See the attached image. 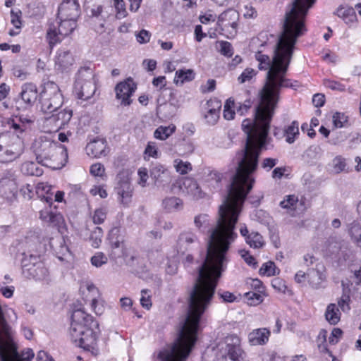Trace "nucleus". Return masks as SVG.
Masks as SVG:
<instances>
[{
	"mask_svg": "<svg viewBox=\"0 0 361 361\" xmlns=\"http://www.w3.org/2000/svg\"><path fill=\"white\" fill-rule=\"evenodd\" d=\"M186 317L180 322L174 342L158 352L154 361H186L197 338L202 314L211 303L222 273L226 269H197Z\"/></svg>",
	"mask_w": 361,
	"mask_h": 361,
	"instance_id": "1",
	"label": "nucleus"
},
{
	"mask_svg": "<svg viewBox=\"0 0 361 361\" xmlns=\"http://www.w3.org/2000/svg\"><path fill=\"white\" fill-rule=\"evenodd\" d=\"M316 0H293L287 10L283 25V31L277 37L274 55L271 59L261 51L255 54L257 61H290L295 44L298 37L307 31L305 20L308 10Z\"/></svg>",
	"mask_w": 361,
	"mask_h": 361,
	"instance_id": "2",
	"label": "nucleus"
},
{
	"mask_svg": "<svg viewBox=\"0 0 361 361\" xmlns=\"http://www.w3.org/2000/svg\"><path fill=\"white\" fill-rule=\"evenodd\" d=\"M71 319L70 334L73 342L85 350H96L97 336L94 329L98 327L97 322L80 309L73 312Z\"/></svg>",
	"mask_w": 361,
	"mask_h": 361,
	"instance_id": "3",
	"label": "nucleus"
},
{
	"mask_svg": "<svg viewBox=\"0 0 361 361\" xmlns=\"http://www.w3.org/2000/svg\"><path fill=\"white\" fill-rule=\"evenodd\" d=\"M33 152L39 164L51 168H59L55 164L67 157L63 145L46 137H39L32 144Z\"/></svg>",
	"mask_w": 361,
	"mask_h": 361,
	"instance_id": "4",
	"label": "nucleus"
},
{
	"mask_svg": "<svg viewBox=\"0 0 361 361\" xmlns=\"http://www.w3.org/2000/svg\"><path fill=\"white\" fill-rule=\"evenodd\" d=\"M96 82L93 70L89 67L81 68L75 75L74 92L79 99L87 100L95 93Z\"/></svg>",
	"mask_w": 361,
	"mask_h": 361,
	"instance_id": "5",
	"label": "nucleus"
},
{
	"mask_svg": "<svg viewBox=\"0 0 361 361\" xmlns=\"http://www.w3.org/2000/svg\"><path fill=\"white\" fill-rule=\"evenodd\" d=\"M63 103V97L58 85L54 82L44 85L41 95V109L44 113L58 111Z\"/></svg>",
	"mask_w": 361,
	"mask_h": 361,
	"instance_id": "6",
	"label": "nucleus"
},
{
	"mask_svg": "<svg viewBox=\"0 0 361 361\" xmlns=\"http://www.w3.org/2000/svg\"><path fill=\"white\" fill-rule=\"evenodd\" d=\"M77 27V20L71 18H59L55 23H51L47 32V38L49 44L54 45L64 37L71 34Z\"/></svg>",
	"mask_w": 361,
	"mask_h": 361,
	"instance_id": "7",
	"label": "nucleus"
},
{
	"mask_svg": "<svg viewBox=\"0 0 361 361\" xmlns=\"http://www.w3.org/2000/svg\"><path fill=\"white\" fill-rule=\"evenodd\" d=\"M216 348L225 357L226 361H245L240 348V339L236 335H229L220 341Z\"/></svg>",
	"mask_w": 361,
	"mask_h": 361,
	"instance_id": "8",
	"label": "nucleus"
},
{
	"mask_svg": "<svg viewBox=\"0 0 361 361\" xmlns=\"http://www.w3.org/2000/svg\"><path fill=\"white\" fill-rule=\"evenodd\" d=\"M18 186L17 175L11 171H5L0 178V196L7 201H12L16 198Z\"/></svg>",
	"mask_w": 361,
	"mask_h": 361,
	"instance_id": "9",
	"label": "nucleus"
},
{
	"mask_svg": "<svg viewBox=\"0 0 361 361\" xmlns=\"http://www.w3.org/2000/svg\"><path fill=\"white\" fill-rule=\"evenodd\" d=\"M239 13L235 9H228L219 15L218 23L221 30L227 33V37L233 38L238 30Z\"/></svg>",
	"mask_w": 361,
	"mask_h": 361,
	"instance_id": "10",
	"label": "nucleus"
},
{
	"mask_svg": "<svg viewBox=\"0 0 361 361\" xmlns=\"http://www.w3.org/2000/svg\"><path fill=\"white\" fill-rule=\"evenodd\" d=\"M0 143L20 157L24 152L25 145L23 137L11 130L0 134Z\"/></svg>",
	"mask_w": 361,
	"mask_h": 361,
	"instance_id": "11",
	"label": "nucleus"
},
{
	"mask_svg": "<svg viewBox=\"0 0 361 361\" xmlns=\"http://www.w3.org/2000/svg\"><path fill=\"white\" fill-rule=\"evenodd\" d=\"M35 121V117L32 114H20L8 121V125L12 133L23 135L25 132L30 130Z\"/></svg>",
	"mask_w": 361,
	"mask_h": 361,
	"instance_id": "12",
	"label": "nucleus"
},
{
	"mask_svg": "<svg viewBox=\"0 0 361 361\" xmlns=\"http://www.w3.org/2000/svg\"><path fill=\"white\" fill-rule=\"evenodd\" d=\"M136 90V85L132 78H129L118 83L115 87L116 98L121 101V104L128 106L131 104L130 97Z\"/></svg>",
	"mask_w": 361,
	"mask_h": 361,
	"instance_id": "13",
	"label": "nucleus"
},
{
	"mask_svg": "<svg viewBox=\"0 0 361 361\" xmlns=\"http://www.w3.org/2000/svg\"><path fill=\"white\" fill-rule=\"evenodd\" d=\"M150 176L154 180V185L158 188H164L171 183V176L165 165L155 163L150 169Z\"/></svg>",
	"mask_w": 361,
	"mask_h": 361,
	"instance_id": "14",
	"label": "nucleus"
},
{
	"mask_svg": "<svg viewBox=\"0 0 361 361\" xmlns=\"http://www.w3.org/2000/svg\"><path fill=\"white\" fill-rule=\"evenodd\" d=\"M23 271L27 277L46 282L49 281V270L41 262H33L32 264H24Z\"/></svg>",
	"mask_w": 361,
	"mask_h": 361,
	"instance_id": "15",
	"label": "nucleus"
},
{
	"mask_svg": "<svg viewBox=\"0 0 361 361\" xmlns=\"http://www.w3.org/2000/svg\"><path fill=\"white\" fill-rule=\"evenodd\" d=\"M80 16V6L78 0H63L59 6V18L78 20Z\"/></svg>",
	"mask_w": 361,
	"mask_h": 361,
	"instance_id": "16",
	"label": "nucleus"
},
{
	"mask_svg": "<svg viewBox=\"0 0 361 361\" xmlns=\"http://www.w3.org/2000/svg\"><path fill=\"white\" fill-rule=\"evenodd\" d=\"M239 231L244 237L245 243L254 249H259L264 245V240L262 235L256 231L250 232L245 224H240Z\"/></svg>",
	"mask_w": 361,
	"mask_h": 361,
	"instance_id": "17",
	"label": "nucleus"
},
{
	"mask_svg": "<svg viewBox=\"0 0 361 361\" xmlns=\"http://www.w3.org/2000/svg\"><path fill=\"white\" fill-rule=\"evenodd\" d=\"M221 102L217 99H211L204 106V117L206 122L211 126L215 125L219 118Z\"/></svg>",
	"mask_w": 361,
	"mask_h": 361,
	"instance_id": "18",
	"label": "nucleus"
},
{
	"mask_svg": "<svg viewBox=\"0 0 361 361\" xmlns=\"http://www.w3.org/2000/svg\"><path fill=\"white\" fill-rule=\"evenodd\" d=\"M116 190L118 201L125 207H128L131 202L133 188L127 177L119 180Z\"/></svg>",
	"mask_w": 361,
	"mask_h": 361,
	"instance_id": "19",
	"label": "nucleus"
},
{
	"mask_svg": "<svg viewBox=\"0 0 361 361\" xmlns=\"http://www.w3.org/2000/svg\"><path fill=\"white\" fill-rule=\"evenodd\" d=\"M183 193L191 197L194 200L203 198L205 192L201 189L195 180L186 177L183 178V183L180 186Z\"/></svg>",
	"mask_w": 361,
	"mask_h": 361,
	"instance_id": "20",
	"label": "nucleus"
},
{
	"mask_svg": "<svg viewBox=\"0 0 361 361\" xmlns=\"http://www.w3.org/2000/svg\"><path fill=\"white\" fill-rule=\"evenodd\" d=\"M73 62L74 59L69 51L60 49L56 56L55 68L61 72L68 71Z\"/></svg>",
	"mask_w": 361,
	"mask_h": 361,
	"instance_id": "21",
	"label": "nucleus"
},
{
	"mask_svg": "<svg viewBox=\"0 0 361 361\" xmlns=\"http://www.w3.org/2000/svg\"><path fill=\"white\" fill-rule=\"evenodd\" d=\"M222 176L218 171L209 168L204 169L202 171V180L210 190H215L219 187Z\"/></svg>",
	"mask_w": 361,
	"mask_h": 361,
	"instance_id": "22",
	"label": "nucleus"
},
{
	"mask_svg": "<svg viewBox=\"0 0 361 361\" xmlns=\"http://www.w3.org/2000/svg\"><path fill=\"white\" fill-rule=\"evenodd\" d=\"M198 242L196 234L191 231H185L180 233L177 240V250L178 252L184 253L192 244Z\"/></svg>",
	"mask_w": 361,
	"mask_h": 361,
	"instance_id": "23",
	"label": "nucleus"
},
{
	"mask_svg": "<svg viewBox=\"0 0 361 361\" xmlns=\"http://www.w3.org/2000/svg\"><path fill=\"white\" fill-rule=\"evenodd\" d=\"M270 334L267 328L256 329L248 334V341L252 345H263L269 341Z\"/></svg>",
	"mask_w": 361,
	"mask_h": 361,
	"instance_id": "24",
	"label": "nucleus"
},
{
	"mask_svg": "<svg viewBox=\"0 0 361 361\" xmlns=\"http://www.w3.org/2000/svg\"><path fill=\"white\" fill-rule=\"evenodd\" d=\"M37 88L35 84L25 83L22 86L20 97L27 106H32L37 101Z\"/></svg>",
	"mask_w": 361,
	"mask_h": 361,
	"instance_id": "25",
	"label": "nucleus"
},
{
	"mask_svg": "<svg viewBox=\"0 0 361 361\" xmlns=\"http://www.w3.org/2000/svg\"><path fill=\"white\" fill-rule=\"evenodd\" d=\"M322 266L320 267L317 264L315 269H310L307 273L308 283L314 289L322 288V283L326 279V275L322 270Z\"/></svg>",
	"mask_w": 361,
	"mask_h": 361,
	"instance_id": "26",
	"label": "nucleus"
},
{
	"mask_svg": "<svg viewBox=\"0 0 361 361\" xmlns=\"http://www.w3.org/2000/svg\"><path fill=\"white\" fill-rule=\"evenodd\" d=\"M49 245L61 260L68 253V248L63 244V239L60 235L51 238Z\"/></svg>",
	"mask_w": 361,
	"mask_h": 361,
	"instance_id": "27",
	"label": "nucleus"
},
{
	"mask_svg": "<svg viewBox=\"0 0 361 361\" xmlns=\"http://www.w3.org/2000/svg\"><path fill=\"white\" fill-rule=\"evenodd\" d=\"M87 150L90 152L94 157H100L106 154V141L101 140H94L89 143L87 146Z\"/></svg>",
	"mask_w": 361,
	"mask_h": 361,
	"instance_id": "28",
	"label": "nucleus"
},
{
	"mask_svg": "<svg viewBox=\"0 0 361 361\" xmlns=\"http://www.w3.org/2000/svg\"><path fill=\"white\" fill-rule=\"evenodd\" d=\"M182 200L176 197H166L162 201V207L167 212H174L183 209Z\"/></svg>",
	"mask_w": 361,
	"mask_h": 361,
	"instance_id": "29",
	"label": "nucleus"
},
{
	"mask_svg": "<svg viewBox=\"0 0 361 361\" xmlns=\"http://www.w3.org/2000/svg\"><path fill=\"white\" fill-rule=\"evenodd\" d=\"M39 218L42 221L52 225H57L62 220V216L59 213L53 212L49 208L41 210Z\"/></svg>",
	"mask_w": 361,
	"mask_h": 361,
	"instance_id": "30",
	"label": "nucleus"
},
{
	"mask_svg": "<svg viewBox=\"0 0 361 361\" xmlns=\"http://www.w3.org/2000/svg\"><path fill=\"white\" fill-rule=\"evenodd\" d=\"M20 171L24 175L39 176L43 173V169L39 166V163L25 161L21 164Z\"/></svg>",
	"mask_w": 361,
	"mask_h": 361,
	"instance_id": "31",
	"label": "nucleus"
},
{
	"mask_svg": "<svg viewBox=\"0 0 361 361\" xmlns=\"http://www.w3.org/2000/svg\"><path fill=\"white\" fill-rule=\"evenodd\" d=\"M37 195L44 199L47 203L51 204L54 193L51 192L52 186L47 183H39L35 187Z\"/></svg>",
	"mask_w": 361,
	"mask_h": 361,
	"instance_id": "32",
	"label": "nucleus"
},
{
	"mask_svg": "<svg viewBox=\"0 0 361 361\" xmlns=\"http://www.w3.org/2000/svg\"><path fill=\"white\" fill-rule=\"evenodd\" d=\"M331 173L338 174L346 171V159L341 155L336 156L329 164Z\"/></svg>",
	"mask_w": 361,
	"mask_h": 361,
	"instance_id": "33",
	"label": "nucleus"
},
{
	"mask_svg": "<svg viewBox=\"0 0 361 361\" xmlns=\"http://www.w3.org/2000/svg\"><path fill=\"white\" fill-rule=\"evenodd\" d=\"M176 130L174 124H170L168 126H160L154 131V137L164 141L172 135Z\"/></svg>",
	"mask_w": 361,
	"mask_h": 361,
	"instance_id": "34",
	"label": "nucleus"
},
{
	"mask_svg": "<svg viewBox=\"0 0 361 361\" xmlns=\"http://www.w3.org/2000/svg\"><path fill=\"white\" fill-rule=\"evenodd\" d=\"M336 14L347 24L353 23L357 20L355 11L351 7H340L337 9Z\"/></svg>",
	"mask_w": 361,
	"mask_h": 361,
	"instance_id": "35",
	"label": "nucleus"
},
{
	"mask_svg": "<svg viewBox=\"0 0 361 361\" xmlns=\"http://www.w3.org/2000/svg\"><path fill=\"white\" fill-rule=\"evenodd\" d=\"M195 78V73L192 69H180L176 72L174 82L176 85H183L192 81Z\"/></svg>",
	"mask_w": 361,
	"mask_h": 361,
	"instance_id": "36",
	"label": "nucleus"
},
{
	"mask_svg": "<svg viewBox=\"0 0 361 361\" xmlns=\"http://www.w3.org/2000/svg\"><path fill=\"white\" fill-rule=\"evenodd\" d=\"M325 317L331 324H336L341 319V313L338 307L334 303L329 304L325 312Z\"/></svg>",
	"mask_w": 361,
	"mask_h": 361,
	"instance_id": "37",
	"label": "nucleus"
},
{
	"mask_svg": "<svg viewBox=\"0 0 361 361\" xmlns=\"http://www.w3.org/2000/svg\"><path fill=\"white\" fill-rule=\"evenodd\" d=\"M284 135L286 141L292 144L295 142L297 137L299 135V123L294 121L289 126H288L284 130Z\"/></svg>",
	"mask_w": 361,
	"mask_h": 361,
	"instance_id": "38",
	"label": "nucleus"
},
{
	"mask_svg": "<svg viewBox=\"0 0 361 361\" xmlns=\"http://www.w3.org/2000/svg\"><path fill=\"white\" fill-rule=\"evenodd\" d=\"M52 114L55 117L56 123H58L60 128H62L66 125H67L71 121L73 116V111L71 109H64L56 114H54V112Z\"/></svg>",
	"mask_w": 361,
	"mask_h": 361,
	"instance_id": "39",
	"label": "nucleus"
},
{
	"mask_svg": "<svg viewBox=\"0 0 361 361\" xmlns=\"http://www.w3.org/2000/svg\"><path fill=\"white\" fill-rule=\"evenodd\" d=\"M42 128L43 131L49 133L57 132L59 129H61L56 123L53 114H51V116L45 117L42 120Z\"/></svg>",
	"mask_w": 361,
	"mask_h": 361,
	"instance_id": "40",
	"label": "nucleus"
},
{
	"mask_svg": "<svg viewBox=\"0 0 361 361\" xmlns=\"http://www.w3.org/2000/svg\"><path fill=\"white\" fill-rule=\"evenodd\" d=\"M178 105L170 102L160 106L159 112L166 120L172 118L176 114Z\"/></svg>",
	"mask_w": 361,
	"mask_h": 361,
	"instance_id": "41",
	"label": "nucleus"
},
{
	"mask_svg": "<svg viewBox=\"0 0 361 361\" xmlns=\"http://www.w3.org/2000/svg\"><path fill=\"white\" fill-rule=\"evenodd\" d=\"M236 108L235 103L232 98L228 99L224 106L223 116L226 120L230 121L234 118Z\"/></svg>",
	"mask_w": 361,
	"mask_h": 361,
	"instance_id": "42",
	"label": "nucleus"
},
{
	"mask_svg": "<svg viewBox=\"0 0 361 361\" xmlns=\"http://www.w3.org/2000/svg\"><path fill=\"white\" fill-rule=\"evenodd\" d=\"M194 224L200 232L204 233L209 226V216L206 214H200L195 216Z\"/></svg>",
	"mask_w": 361,
	"mask_h": 361,
	"instance_id": "43",
	"label": "nucleus"
},
{
	"mask_svg": "<svg viewBox=\"0 0 361 361\" xmlns=\"http://www.w3.org/2000/svg\"><path fill=\"white\" fill-rule=\"evenodd\" d=\"M349 233L353 240L361 247V225L359 221H354L350 224Z\"/></svg>",
	"mask_w": 361,
	"mask_h": 361,
	"instance_id": "44",
	"label": "nucleus"
},
{
	"mask_svg": "<svg viewBox=\"0 0 361 361\" xmlns=\"http://www.w3.org/2000/svg\"><path fill=\"white\" fill-rule=\"evenodd\" d=\"M195 150V145L190 140H183L178 146L176 152L179 156H188Z\"/></svg>",
	"mask_w": 361,
	"mask_h": 361,
	"instance_id": "45",
	"label": "nucleus"
},
{
	"mask_svg": "<svg viewBox=\"0 0 361 361\" xmlns=\"http://www.w3.org/2000/svg\"><path fill=\"white\" fill-rule=\"evenodd\" d=\"M260 275L272 276L279 274V269L276 267L274 262L269 261L262 264L259 269Z\"/></svg>",
	"mask_w": 361,
	"mask_h": 361,
	"instance_id": "46",
	"label": "nucleus"
},
{
	"mask_svg": "<svg viewBox=\"0 0 361 361\" xmlns=\"http://www.w3.org/2000/svg\"><path fill=\"white\" fill-rule=\"evenodd\" d=\"M173 166L178 173L185 175L192 171V164L188 161H183L181 159H176L173 161Z\"/></svg>",
	"mask_w": 361,
	"mask_h": 361,
	"instance_id": "47",
	"label": "nucleus"
},
{
	"mask_svg": "<svg viewBox=\"0 0 361 361\" xmlns=\"http://www.w3.org/2000/svg\"><path fill=\"white\" fill-rule=\"evenodd\" d=\"M19 157L0 143V163H9Z\"/></svg>",
	"mask_w": 361,
	"mask_h": 361,
	"instance_id": "48",
	"label": "nucleus"
},
{
	"mask_svg": "<svg viewBox=\"0 0 361 361\" xmlns=\"http://www.w3.org/2000/svg\"><path fill=\"white\" fill-rule=\"evenodd\" d=\"M102 229L98 226L95 227L94 230L92 231L90 237V242L91 243V245L94 248L99 247L102 243Z\"/></svg>",
	"mask_w": 361,
	"mask_h": 361,
	"instance_id": "49",
	"label": "nucleus"
},
{
	"mask_svg": "<svg viewBox=\"0 0 361 361\" xmlns=\"http://www.w3.org/2000/svg\"><path fill=\"white\" fill-rule=\"evenodd\" d=\"M298 202V197L294 195H287L281 201L280 206L288 210L294 211Z\"/></svg>",
	"mask_w": 361,
	"mask_h": 361,
	"instance_id": "50",
	"label": "nucleus"
},
{
	"mask_svg": "<svg viewBox=\"0 0 361 361\" xmlns=\"http://www.w3.org/2000/svg\"><path fill=\"white\" fill-rule=\"evenodd\" d=\"M256 74L257 71L255 69L247 68L238 76V81L240 84L250 82L256 75Z\"/></svg>",
	"mask_w": 361,
	"mask_h": 361,
	"instance_id": "51",
	"label": "nucleus"
},
{
	"mask_svg": "<svg viewBox=\"0 0 361 361\" xmlns=\"http://www.w3.org/2000/svg\"><path fill=\"white\" fill-rule=\"evenodd\" d=\"M22 12L20 9H12L11 11V23L17 30L22 26Z\"/></svg>",
	"mask_w": 361,
	"mask_h": 361,
	"instance_id": "52",
	"label": "nucleus"
},
{
	"mask_svg": "<svg viewBox=\"0 0 361 361\" xmlns=\"http://www.w3.org/2000/svg\"><path fill=\"white\" fill-rule=\"evenodd\" d=\"M333 123L336 128H343L348 123V116L343 113L336 112L333 116Z\"/></svg>",
	"mask_w": 361,
	"mask_h": 361,
	"instance_id": "53",
	"label": "nucleus"
},
{
	"mask_svg": "<svg viewBox=\"0 0 361 361\" xmlns=\"http://www.w3.org/2000/svg\"><path fill=\"white\" fill-rule=\"evenodd\" d=\"M151 293L148 289H143L141 290L140 304L141 305L147 309L149 310L152 307Z\"/></svg>",
	"mask_w": 361,
	"mask_h": 361,
	"instance_id": "54",
	"label": "nucleus"
},
{
	"mask_svg": "<svg viewBox=\"0 0 361 361\" xmlns=\"http://www.w3.org/2000/svg\"><path fill=\"white\" fill-rule=\"evenodd\" d=\"M107 262H108L107 257L103 252H97L91 258L92 264L96 267H100L102 265L106 264Z\"/></svg>",
	"mask_w": 361,
	"mask_h": 361,
	"instance_id": "55",
	"label": "nucleus"
},
{
	"mask_svg": "<svg viewBox=\"0 0 361 361\" xmlns=\"http://www.w3.org/2000/svg\"><path fill=\"white\" fill-rule=\"evenodd\" d=\"M145 154L149 157L157 159L159 157V153L157 143L149 142L145 149Z\"/></svg>",
	"mask_w": 361,
	"mask_h": 361,
	"instance_id": "56",
	"label": "nucleus"
},
{
	"mask_svg": "<svg viewBox=\"0 0 361 361\" xmlns=\"http://www.w3.org/2000/svg\"><path fill=\"white\" fill-rule=\"evenodd\" d=\"M106 213L107 211L105 208L96 209L92 216L93 222L95 224H102L106 217Z\"/></svg>",
	"mask_w": 361,
	"mask_h": 361,
	"instance_id": "57",
	"label": "nucleus"
},
{
	"mask_svg": "<svg viewBox=\"0 0 361 361\" xmlns=\"http://www.w3.org/2000/svg\"><path fill=\"white\" fill-rule=\"evenodd\" d=\"M219 50L225 56H231L233 54L231 44L226 41L219 42Z\"/></svg>",
	"mask_w": 361,
	"mask_h": 361,
	"instance_id": "58",
	"label": "nucleus"
},
{
	"mask_svg": "<svg viewBox=\"0 0 361 361\" xmlns=\"http://www.w3.org/2000/svg\"><path fill=\"white\" fill-rule=\"evenodd\" d=\"M99 297L92 298L91 299V307L96 314L101 315L104 311L103 302Z\"/></svg>",
	"mask_w": 361,
	"mask_h": 361,
	"instance_id": "59",
	"label": "nucleus"
},
{
	"mask_svg": "<svg viewBox=\"0 0 361 361\" xmlns=\"http://www.w3.org/2000/svg\"><path fill=\"white\" fill-rule=\"evenodd\" d=\"M323 83L326 87L332 90H337L340 92H343L345 90V87L344 85L335 80L325 79L324 80Z\"/></svg>",
	"mask_w": 361,
	"mask_h": 361,
	"instance_id": "60",
	"label": "nucleus"
},
{
	"mask_svg": "<svg viewBox=\"0 0 361 361\" xmlns=\"http://www.w3.org/2000/svg\"><path fill=\"white\" fill-rule=\"evenodd\" d=\"M15 291L13 286H7L6 282H0V293L6 298H11L13 297Z\"/></svg>",
	"mask_w": 361,
	"mask_h": 361,
	"instance_id": "61",
	"label": "nucleus"
},
{
	"mask_svg": "<svg viewBox=\"0 0 361 361\" xmlns=\"http://www.w3.org/2000/svg\"><path fill=\"white\" fill-rule=\"evenodd\" d=\"M217 295L224 302H234L238 299L235 295L226 290H219Z\"/></svg>",
	"mask_w": 361,
	"mask_h": 361,
	"instance_id": "62",
	"label": "nucleus"
},
{
	"mask_svg": "<svg viewBox=\"0 0 361 361\" xmlns=\"http://www.w3.org/2000/svg\"><path fill=\"white\" fill-rule=\"evenodd\" d=\"M138 180L137 183L141 187H145L147 184V181L149 178L148 171L145 167H141L137 171Z\"/></svg>",
	"mask_w": 361,
	"mask_h": 361,
	"instance_id": "63",
	"label": "nucleus"
},
{
	"mask_svg": "<svg viewBox=\"0 0 361 361\" xmlns=\"http://www.w3.org/2000/svg\"><path fill=\"white\" fill-rule=\"evenodd\" d=\"M135 37L137 42L140 44H145L149 42L151 34L149 31L143 29L136 34Z\"/></svg>",
	"mask_w": 361,
	"mask_h": 361,
	"instance_id": "64",
	"label": "nucleus"
}]
</instances>
